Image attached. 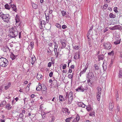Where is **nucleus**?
<instances>
[{"instance_id":"obj_46","label":"nucleus","mask_w":122,"mask_h":122,"mask_svg":"<svg viewBox=\"0 0 122 122\" xmlns=\"http://www.w3.org/2000/svg\"><path fill=\"white\" fill-rule=\"evenodd\" d=\"M61 13L62 14V16H64L66 15V12L65 11L63 10L62 11Z\"/></svg>"},{"instance_id":"obj_24","label":"nucleus","mask_w":122,"mask_h":122,"mask_svg":"<svg viewBox=\"0 0 122 122\" xmlns=\"http://www.w3.org/2000/svg\"><path fill=\"white\" fill-rule=\"evenodd\" d=\"M59 97L60 101L61 102L64 101L65 99L63 96L59 95Z\"/></svg>"},{"instance_id":"obj_56","label":"nucleus","mask_w":122,"mask_h":122,"mask_svg":"<svg viewBox=\"0 0 122 122\" xmlns=\"http://www.w3.org/2000/svg\"><path fill=\"white\" fill-rule=\"evenodd\" d=\"M67 26L65 25H63L62 26V28L63 29H65L67 28Z\"/></svg>"},{"instance_id":"obj_45","label":"nucleus","mask_w":122,"mask_h":122,"mask_svg":"<svg viewBox=\"0 0 122 122\" xmlns=\"http://www.w3.org/2000/svg\"><path fill=\"white\" fill-rule=\"evenodd\" d=\"M117 7H114L113 8L114 11L116 13H117L118 11L117 10Z\"/></svg>"},{"instance_id":"obj_38","label":"nucleus","mask_w":122,"mask_h":122,"mask_svg":"<svg viewBox=\"0 0 122 122\" xmlns=\"http://www.w3.org/2000/svg\"><path fill=\"white\" fill-rule=\"evenodd\" d=\"M114 54V51H112L108 53V55L109 56H112Z\"/></svg>"},{"instance_id":"obj_9","label":"nucleus","mask_w":122,"mask_h":122,"mask_svg":"<svg viewBox=\"0 0 122 122\" xmlns=\"http://www.w3.org/2000/svg\"><path fill=\"white\" fill-rule=\"evenodd\" d=\"M41 89L42 93L45 94L47 92V88L46 86L43 84H42V88Z\"/></svg>"},{"instance_id":"obj_47","label":"nucleus","mask_w":122,"mask_h":122,"mask_svg":"<svg viewBox=\"0 0 122 122\" xmlns=\"http://www.w3.org/2000/svg\"><path fill=\"white\" fill-rule=\"evenodd\" d=\"M35 115L34 114H32L30 117V118L31 119H33L35 116Z\"/></svg>"},{"instance_id":"obj_30","label":"nucleus","mask_w":122,"mask_h":122,"mask_svg":"<svg viewBox=\"0 0 122 122\" xmlns=\"http://www.w3.org/2000/svg\"><path fill=\"white\" fill-rule=\"evenodd\" d=\"M5 7L6 9L9 10L11 6H10L7 4L5 5Z\"/></svg>"},{"instance_id":"obj_29","label":"nucleus","mask_w":122,"mask_h":122,"mask_svg":"<svg viewBox=\"0 0 122 122\" xmlns=\"http://www.w3.org/2000/svg\"><path fill=\"white\" fill-rule=\"evenodd\" d=\"M109 16L110 18H114L116 17L115 15L112 13H111L109 14Z\"/></svg>"},{"instance_id":"obj_12","label":"nucleus","mask_w":122,"mask_h":122,"mask_svg":"<svg viewBox=\"0 0 122 122\" xmlns=\"http://www.w3.org/2000/svg\"><path fill=\"white\" fill-rule=\"evenodd\" d=\"M109 109L110 110H112L114 107V103L112 101H111L109 104Z\"/></svg>"},{"instance_id":"obj_20","label":"nucleus","mask_w":122,"mask_h":122,"mask_svg":"<svg viewBox=\"0 0 122 122\" xmlns=\"http://www.w3.org/2000/svg\"><path fill=\"white\" fill-rule=\"evenodd\" d=\"M17 55H15L13 53H11L10 55V57L12 60H14L17 57Z\"/></svg>"},{"instance_id":"obj_11","label":"nucleus","mask_w":122,"mask_h":122,"mask_svg":"<svg viewBox=\"0 0 122 122\" xmlns=\"http://www.w3.org/2000/svg\"><path fill=\"white\" fill-rule=\"evenodd\" d=\"M80 54L79 52H76L75 53L74 58L75 59H77L80 58Z\"/></svg>"},{"instance_id":"obj_62","label":"nucleus","mask_w":122,"mask_h":122,"mask_svg":"<svg viewBox=\"0 0 122 122\" xmlns=\"http://www.w3.org/2000/svg\"><path fill=\"white\" fill-rule=\"evenodd\" d=\"M109 29L112 30H115L114 26L113 27H110L109 28Z\"/></svg>"},{"instance_id":"obj_41","label":"nucleus","mask_w":122,"mask_h":122,"mask_svg":"<svg viewBox=\"0 0 122 122\" xmlns=\"http://www.w3.org/2000/svg\"><path fill=\"white\" fill-rule=\"evenodd\" d=\"M102 67L103 69L105 71L107 69V66L105 65L104 63H103L102 65Z\"/></svg>"},{"instance_id":"obj_57","label":"nucleus","mask_w":122,"mask_h":122,"mask_svg":"<svg viewBox=\"0 0 122 122\" xmlns=\"http://www.w3.org/2000/svg\"><path fill=\"white\" fill-rule=\"evenodd\" d=\"M66 64H65L63 65V67L62 68L63 69H65L66 68Z\"/></svg>"},{"instance_id":"obj_2","label":"nucleus","mask_w":122,"mask_h":122,"mask_svg":"<svg viewBox=\"0 0 122 122\" xmlns=\"http://www.w3.org/2000/svg\"><path fill=\"white\" fill-rule=\"evenodd\" d=\"M73 92H70L69 93L67 92L66 93V96L65 97L64 101L67 100V104H71L73 99Z\"/></svg>"},{"instance_id":"obj_39","label":"nucleus","mask_w":122,"mask_h":122,"mask_svg":"<svg viewBox=\"0 0 122 122\" xmlns=\"http://www.w3.org/2000/svg\"><path fill=\"white\" fill-rule=\"evenodd\" d=\"M100 96L101 95L100 94H97V100L98 101H100Z\"/></svg>"},{"instance_id":"obj_3","label":"nucleus","mask_w":122,"mask_h":122,"mask_svg":"<svg viewBox=\"0 0 122 122\" xmlns=\"http://www.w3.org/2000/svg\"><path fill=\"white\" fill-rule=\"evenodd\" d=\"M8 60L5 58L3 57L0 58V66L5 67L8 65Z\"/></svg>"},{"instance_id":"obj_34","label":"nucleus","mask_w":122,"mask_h":122,"mask_svg":"<svg viewBox=\"0 0 122 122\" xmlns=\"http://www.w3.org/2000/svg\"><path fill=\"white\" fill-rule=\"evenodd\" d=\"M73 47L74 49H75L76 50H78L79 48V46H74L73 45Z\"/></svg>"},{"instance_id":"obj_8","label":"nucleus","mask_w":122,"mask_h":122,"mask_svg":"<svg viewBox=\"0 0 122 122\" xmlns=\"http://www.w3.org/2000/svg\"><path fill=\"white\" fill-rule=\"evenodd\" d=\"M60 42L61 44V49L65 48L66 46L67 41L64 39H62L61 40Z\"/></svg>"},{"instance_id":"obj_59","label":"nucleus","mask_w":122,"mask_h":122,"mask_svg":"<svg viewBox=\"0 0 122 122\" xmlns=\"http://www.w3.org/2000/svg\"><path fill=\"white\" fill-rule=\"evenodd\" d=\"M87 66H86V65L85 66V69H83V71H84V72H85L87 70Z\"/></svg>"},{"instance_id":"obj_55","label":"nucleus","mask_w":122,"mask_h":122,"mask_svg":"<svg viewBox=\"0 0 122 122\" xmlns=\"http://www.w3.org/2000/svg\"><path fill=\"white\" fill-rule=\"evenodd\" d=\"M53 74V72H51L49 74V76L50 77H51L52 76Z\"/></svg>"},{"instance_id":"obj_42","label":"nucleus","mask_w":122,"mask_h":122,"mask_svg":"<svg viewBox=\"0 0 122 122\" xmlns=\"http://www.w3.org/2000/svg\"><path fill=\"white\" fill-rule=\"evenodd\" d=\"M53 85H54V84L55 85L56 84H57L56 86L57 87H58V86L57 84V81L56 80H53Z\"/></svg>"},{"instance_id":"obj_16","label":"nucleus","mask_w":122,"mask_h":122,"mask_svg":"<svg viewBox=\"0 0 122 122\" xmlns=\"http://www.w3.org/2000/svg\"><path fill=\"white\" fill-rule=\"evenodd\" d=\"M31 63L33 65L34 63L36 60V58L35 56L33 55L32 56L31 58Z\"/></svg>"},{"instance_id":"obj_25","label":"nucleus","mask_w":122,"mask_h":122,"mask_svg":"<svg viewBox=\"0 0 122 122\" xmlns=\"http://www.w3.org/2000/svg\"><path fill=\"white\" fill-rule=\"evenodd\" d=\"M11 7L12 8L13 10L15 11L16 10V6L15 5H11Z\"/></svg>"},{"instance_id":"obj_53","label":"nucleus","mask_w":122,"mask_h":122,"mask_svg":"<svg viewBox=\"0 0 122 122\" xmlns=\"http://www.w3.org/2000/svg\"><path fill=\"white\" fill-rule=\"evenodd\" d=\"M51 62H49L48 64V66L49 67H51Z\"/></svg>"},{"instance_id":"obj_4","label":"nucleus","mask_w":122,"mask_h":122,"mask_svg":"<svg viewBox=\"0 0 122 122\" xmlns=\"http://www.w3.org/2000/svg\"><path fill=\"white\" fill-rule=\"evenodd\" d=\"M86 77L88 79V84L90 86L92 85V82L91 81V80L94 79V75L93 73L92 72H89L87 74Z\"/></svg>"},{"instance_id":"obj_13","label":"nucleus","mask_w":122,"mask_h":122,"mask_svg":"<svg viewBox=\"0 0 122 122\" xmlns=\"http://www.w3.org/2000/svg\"><path fill=\"white\" fill-rule=\"evenodd\" d=\"M77 105L79 107H81L83 108L85 107L86 106V105L82 102H78Z\"/></svg>"},{"instance_id":"obj_40","label":"nucleus","mask_w":122,"mask_h":122,"mask_svg":"<svg viewBox=\"0 0 122 122\" xmlns=\"http://www.w3.org/2000/svg\"><path fill=\"white\" fill-rule=\"evenodd\" d=\"M94 67H95V69L96 70H98L99 69V67L96 64L94 65Z\"/></svg>"},{"instance_id":"obj_21","label":"nucleus","mask_w":122,"mask_h":122,"mask_svg":"<svg viewBox=\"0 0 122 122\" xmlns=\"http://www.w3.org/2000/svg\"><path fill=\"white\" fill-rule=\"evenodd\" d=\"M11 83L10 82L8 83L7 85L5 87V90H7L11 86Z\"/></svg>"},{"instance_id":"obj_27","label":"nucleus","mask_w":122,"mask_h":122,"mask_svg":"<svg viewBox=\"0 0 122 122\" xmlns=\"http://www.w3.org/2000/svg\"><path fill=\"white\" fill-rule=\"evenodd\" d=\"M116 39L117 40V41L114 42V44H115L116 45H117L120 43L121 39Z\"/></svg>"},{"instance_id":"obj_58","label":"nucleus","mask_w":122,"mask_h":122,"mask_svg":"<svg viewBox=\"0 0 122 122\" xmlns=\"http://www.w3.org/2000/svg\"><path fill=\"white\" fill-rule=\"evenodd\" d=\"M16 102V101H15L14 100H13L12 102V104L13 105Z\"/></svg>"},{"instance_id":"obj_61","label":"nucleus","mask_w":122,"mask_h":122,"mask_svg":"<svg viewBox=\"0 0 122 122\" xmlns=\"http://www.w3.org/2000/svg\"><path fill=\"white\" fill-rule=\"evenodd\" d=\"M75 67V66L74 65H72L70 67V68L72 69H74Z\"/></svg>"},{"instance_id":"obj_26","label":"nucleus","mask_w":122,"mask_h":122,"mask_svg":"<svg viewBox=\"0 0 122 122\" xmlns=\"http://www.w3.org/2000/svg\"><path fill=\"white\" fill-rule=\"evenodd\" d=\"M118 76L119 78H121L122 77V70L121 69H120L119 70Z\"/></svg>"},{"instance_id":"obj_37","label":"nucleus","mask_w":122,"mask_h":122,"mask_svg":"<svg viewBox=\"0 0 122 122\" xmlns=\"http://www.w3.org/2000/svg\"><path fill=\"white\" fill-rule=\"evenodd\" d=\"M3 34V31L2 28H0V36H2Z\"/></svg>"},{"instance_id":"obj_35","label":"nucleus","mask_w":122,"mask_h":122,"mask_svg":"<svg viewBox=\"0 0 122 122\" xmlns=\"http://www.w3.org/2000/svg\"><path fill=\"white\" fill-rule=\"evenodd\" d=\"M73 73H72V75L71 74H69L68 75V78L70 79H71V80H72V77H73Z\"/></svg>"},{"instance_id":"obj_33","label":"nucleus","mask_w":122,"mask_h":122,"mask_svg":"<svg viewBox=\"0 0 122 122\" xmlns=\"http://www.w3.org/2000/svg\"><path fill=\"white\" fill-rule=\"evenodd\" d=\"M80 119V116L79 115L77 114V115L76 117L74 119L77 122Z\"/></svg>"},{"instance_id":"obj_36","label":"nucleus","mask_w":122,"mask_h":122,"mask_svg":"<svg viewBox=\"0 0 122 122\" xmlns=\"http://www.w3.org/2000/svg\"><path fill=\"white\" fill-rule=\"evenodd\" d=\"M72 118V117L67 118L66 119L65 121L66 122H69L70 121Z\"/></svg>"},{"instance_id":"obj_48","label":"nucleus","mask_w":122,"mask_h":122,"mask_svg":"<svg viewBox=\"0 0 122 122\" xmlns=\"http://www.w3.org/2000/svg\"><path fill=\"white\" fill-rule=\"evenodd\" d=\"M51 63L53 64L54 63V61L53 58L52 57L51 58Z\"/></svg>"},{"instance_id":"obj_44","label":"nucleus","mask_w":122,"mask_h":122,"mask_svg":"<svg viewBox=\"0 0 122 122\" xmlns=\"http://www.w3.org/2000/svg\"><path fill=\"white\" fill-rule=\"evenodd\" d=\"M39 109L40 110L43 111L44 110L43 107V105L41 104L40 105Z\"/></svg>"},{"instance_id":"obj_19","label":"nucleus","mask_w":122,"mask_h":122,"mask_svg":"<svg viewBox=\"0 0 122 122\" xmlns=\"http://www.w3.org/2000/svg\"><path fill=\"white\" fill-rule=\"evenodd\" d=\"M97 94L101 95V88L99 87H98L97 88Z\"/></svg>"},{"instance_id":"obj_32","label":"nucleus","mask_w":122,"mask_h":122,"mask_svg":"<svg viewBox=\"0 0 122 122\" xmlns=\"http://www.w3.org/2000/svg\"><path fill=\"white\" fill-rule=\"evenodd\" d=\"M114 29H119L120 28V25H116L114 26Z\"/></svg>"},{"instance_id":"obj_63","label":"nucleus","mask_w":122,"mask_h":122,"mask_svg":"<svg viewBox=\"0 0 122 122\" xmlns=\"http://www.w3.org/2000/svg\"><path fill=\"white\" fill-rule=\"evenodd\" d=\"M59 54V52H56V55H56V58H57L58 56V55Z\"/></svg>"},{"instance_id":"obj_60","label":"nucleus","mask_w":122,"mask_h":122,"mask_svg":"<svg viewBox=\"0 0 122 122\" xmlns=\"http://www.w3.org/2000/svg\"><path fill=\"white\" fill-rule=\"evenodd\" d=\"M2 87H3L2 86H0V93H1V92H2Z\"/></svg>"},{"instance_id":"obj_52","label":"nucleus","mask_w":122,"mask_h":122,"mask_svg":"<svg viewBox=\"0 0 122 122\" xmlns=\"http://www.w3.org/2000/svg\"><path fill=\"white\" fill-rule=\"evenodd\" d=\"M108 6V5L107 4H105L103 6V8L105 9H107V8Z\"/></svg>"},{"instance_id":"obj_22","label":"nucleus","mask_w":122,"mask_h":122,"mask_svg":"<svg viewBox=\"0 0 122 122\" xmlns=\"http://www.w3.org/2000/svg\"><path fill=\"white\" fill-rule=\"evenodd\" d=\"M6 101H2L0 104V106L1 107H3L6 104Z\"/></svg>"},{"instance_id":"obj_17","label":"nucleus","mask_w":122,"mask_h":122,"mask_svg":"<svg viewBox=\"0 0 122 122\" xmlns=\"http://www.w3.org/2000/svg\"><path fill=\"white\" fill-rule=\"evenodd\" d=\"M34 42L33 41H31L30 42V45L28 46V49H30V48L29 47V46H30L31 47V50L34 47Z\"/></svg>"},{"instance_id":"obj_54","label":"nucleus","mask_w":122,"mask_h":122,"mask_svg":"<svg viewBox=\"0 0 122 122\" xmlns=\"http://www.w3.org/2000/svg\"><path fill=\"white\" fill-rule=\"evenodd\" d=\"M53 43L54 44V46H58V44L56 43V41H54Z\"/></svg>"},{"instance_id":"obj_18","label":"nucleus","mask_w":122,"mask_h":122,"mask_svg":"<svg viewBox=\"0 0 122 122\" xmlns=\"http://www.w3.org/2000/svg\"><path fill=\"white\" fill-rule=\"evenodd\" d=\"M99 61L102 60L104 59V56L102 54H100L97 56Z\"/></svg>"},{"instance_id":"obj_10","label":"nucleus","mask_w":122,"mask_h":122,"mask_svg":"<svg viewBox=\"0 0 122 122\" xmlns=\"http://www.w3.org/2000/svg\"><path fill=\"white\" fill-rule=\"evenodd\" d=\"M45 14L46 16V22L47 23L49 22V13L46 12L45 13Z\"/></svg>"},{"instance_id":"obj_5","label":"nucleus","mask_w":122,"mask_h":122,"mask_svg":"<svg viewBox=\"0 0 122 122\" xmlns=\"http://www.w3.org/2000/svg\"><path fill=\"white\" fill-rule=\"evenodd\" d=\"M88 88L86 86H83L82 85H81L78 86L77 88L76 89V90L78 92H86Z\"/></svg>"},{"instance_id":"obj_1","label":"nucleus","mask_w":122,"mask_h":122,"mask_svg":"<svg viewBox=\"0 0 122 122\" xmlns=\"http://www.w3.org/2000/svg\"><path fill=\"white\" fill-rule=\"evenodd\" d=\"M9 32V36L10 37H15L17 36L18 34V31L15 27L10 29Z\"/></svg>"},{"instance_id":"obj_6","label":"nucleus","mask_w":122,"mask_h":122,"mask_svg":"<svg viewBox=\"0 0 122 122\" xmlns=\"http://www.w3.org/2000/svg\"><path fill=\"white\" fill-rule=\"evenodd\" d=\"M104 48L106 50L110 49L112 46L110 43L108 41H105L104 42L103 45Z\"/></svg>"},{"instance_id":"obj_51","label":"nucleus","mask_w":122,"mask_h":122,"mask_svg":"<svg viewBox=\"0 0 122 122\" xmlns=\"http://www.w3.org/2000/svg\"><path fill=\"white\" fill-rule=\"evenodd\" d=\"M115 37H116L117 39H120V36L117 34H116L115 35Z\"/></svg>"},{"instance_id":"obj_23","label":"nucleus","mask_w":122,"mask_h":122,"mask_svg":"<svg viewBox=\"0 0 122 122\" xmlns=\"http://www.w3.org/2000/svg\"><path fill=\"white\" fill-rule=\"evenodd\" d=\"M12 107L10 106V105L9 103L7 104L5 107L6 108H7L8 110H10L12 108Z\"/></svg>"},{"instance_id":"obj_50","label":"nucleus","mask_w":122,"mask_h":122,"mask_svg":"<svg viewBox=\"0 0 122 122\" xmlns=\"http://www.w3.org/2000/svg\"><path fill=\"white\" fill-rule=\"evenodd\" d=\"M4 14L2 12L1 10H0V17H1V18L3 16V15Z\"/></svg>"},{"instance_id":"obj_64","label":"nucleus","mask_w":122,"mask_h":122,"mask_svg":"<svg viewBox=\"0 0 122 122\" xmlns=\"http://www.w3.org/2000/svg\"><path fill=\"white\" fill-rule=\"evenodd\" d=\"M21 32H19V37L20 38L21 37Z\"/></svg>"},{"instance_id":"obj_31","label":"nucleus","mask_w":122,"mask_h":122,"mask_svg":"<svg viewBox=\"0 0 122 122\" xmlns=\"http://www.w3.org/2000/svg\"><path fill=\"white\" fill-rule=\"evenodd\" d=\"M86 109L88 111H89L92 110V108L90 105L86 106Z\"/></svg>"},{"instance_id":"obj_43","label":"nucleus","mask_w":122,"mask_h":122,"mask_svg":"<svg viewBox=\"0 0 122 122\" xmlns=\"http://www.w3.org/2000/svg\"><path fill=\"white\" fill-rule=\"evenodd\" d=\"M56 26L57 27L59 28H61V25H60L59 24L57 23H56Z\"/></svg>"},{"instance_id":"obj_28","label":"nucleus","mask_w":122,"mask_h":122,"mask_svg":"<svg viewBox=\"0 0 122 122\" xmlns=\"http://www.w3.org/2000/svg\"><path fill=\"white\" fill-rule=\"evenodd\" d=\"M32 5L33 8L34 9H37L38 7L37 5L34 3H32Z\"/></svg>"},{"instance_id":"obj_7","label":"nucleus","mask_w":122,"mask_h":122,"mask_svg":"<svg viewBox=\"0 0 122 122\" xmlns=\"http://www.w3.org/2000/svg\"><path fill=\"white\" fill-rule=\"evenodd\" d=\"M2 18L4 21L8 23L10 20V17L9 14H4Z\"/></svg>"},{"instance_id":"obj_14","label":"nucleus","mask_w":122,"mask_h":122,"mask_svg":"<svg viewBox=\"0 0 122 122\" xmlns=\"http://www.w3.org/2000/svg\"><path fill=\"white\" fill-rule=\"evenodd\" d=\"M42 84L41 85V84L40 83H39V85L38 86H37V87L36 88V90L37 91H40L41 90L42 88Z\"/></svg>"},{"instance_id":"obj_49","label":"nucleus","mask_w":122,"mask_h":122,"mask_svg":"<svg viewBox=\"0 0 122 122\" xmlns=\"http://www.w3.org/2000/svg\"><path fill=\"white\" fill-rule=\"evenodd\" d=\"M24 116V115H23L22 113H21L19 115V117L20 118H22Z\"/></svg>"},{"instance_id":"obj_15","label":"nucleus","mask_w":122,"mask_h":122,"mask_svg":"<svg viewBox=\"0 0 122 122\" xmlns=\"http://www.w3.org/2000/svg\"><path fill=\"white\" fill-rule=\"evenodd\" d=\"M36 77L38 80H41L43 77V76L41 74H38Z\"/></svg>"}]
</instances>
